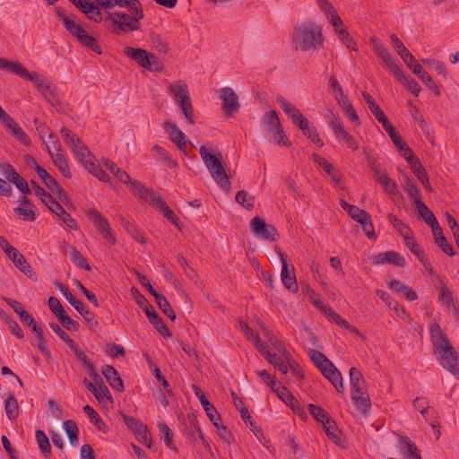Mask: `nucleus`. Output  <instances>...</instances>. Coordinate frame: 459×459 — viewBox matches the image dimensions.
<instances>
[{"label": "nucleus", "mask_w": 459, "mask_h": 459, "mask_svg": "<svg viewBox=\"0 0 459 459\" xmlns=\"http://www.w3.org/2000/svg\"><path fill=\"white\" fill-rule=\"evenodd\" d=\"M290 40L295 50L314 54L324 46L322 28L311 21L298 23L293 27Z\"/></svg>", "instance_id": "1"}, {"label": "nucleus", "mask_w": 459, "mask_h": 459, "mask_svg": "<svg viewBox=\"0 0 459 459\" xmlns=\"http://www.w3.org/2000/svg\"><path fill=\"white\" fill-rule=\"evenodd\" d=\"M429 335L434 351L438 354L440 364L459 379L458 353L437 323L430 325Z\"/></svg>", "instance_id": "2"}, {"label": "nucleus", "mask_w": 459, "mask_h": 459, "mask_svg": "<svg viewBox=\"0 0 459 459\" xmlns=\"http://www.w3.org/2000/svg\"><path fill=\"white\" fill-rule=\"evenodd\" d=\"M199 152L205 167L217 185L221 189L229 191L230 182L223 167L221 153L220 152H216L215 154H212L205 145H202L200 147Z\"/></svg>", "instance_id": "3"}, {"label": "nucleus", "mask_w": 459, "mask_h": 459, "mask_svg": "<svg viewBox=\"0 0 459 459\" xmlns=\"http://www.w3.org/2000/svg\"><path fill=\"white\" fill-rule=\"evenodd\" d=\"M56 13L59 19L62 20L65 30L83 47L90 48L96 54H101V48L97 43L94 37L89 35L81 25L77 24L69 16H67L62 8L56 7Z\"/></svg>", "instance_id": "4"}, {"label": "nucleus", "mask_w": 459, "mask_h": 459, "mask_svg": "<svg viewBox=\"0 0 459 459\" xmlns=\"http://www.w3.org/2000/svg\"><path fill=\"white\" fill-rule=\"evenodd\" d=\"M350 383L351 386V400L357 408L366 414L371 406V403L366 389L365 379L361 372L355 367L350 369Z\"/></svg>", "instance_id": "5"}, {"label": "nucleus", "mask_w": 459, "mask_h": 459, "mask_svg": "<svg viewBox=\"0 0 459 459\" xmlns=\"http://www.w3.org/2000/svg\"><path fill=\"white\" fill-rule=\"evenodd\" d=\"M169 91L182 113L190 124H195L194 108L191 102L188 86L184 81H176L169 84Z\"/></svg>", "instance_id": "6"}, {"label": "nucleus", "mask_w": 459, "mask_h": 459, "mask_svg": "<svg viewBox=\"0 0 459 459\" xmlns=\"http://www.w3.org/2000/svg\"><path fill=\"white\" fill-rule=\"evenodd\" d=\"M123 52L127 57L135 61L141 67L146 70L160 72L163 69L160 60L155 55L149 53L143 48L126 47Z\"/></svg>", "instance_id": "7"}, {"label": "nucleus", "mask_w": 459, "mask_h": 459, "mask_svg": "<svg viewBox=\"0 0 459 459\" xmlns=\"http://www.w3.org/2000/svg\"><path fill=\"white\" fill-rule=\"evenodd\" d=\"M262 125L264 126L267 133L273 135L274 141L279 145H290V142L288 140V137L284 133V130L281 124V120L275 110H270L264 116Z\"/></svg>", "instance_id": "8"}, {"label": "nucleus", "mask_w": 459, "mask_h": 459, "mask_svg": "<svg viewBox=\"0 0 459 459\" xmlns=\"http://www.w3.org/2000/svg\"><path fill=\"white\" fill-rule=\"evenodd\" d=\"M361 96L365 102L367 103L370 112L375 116L377 120L382 124L384 129L388 134L393 143H399L398 140L401 135L396 132L395 128L389 122L388 118L384 114L380 107L375 102L374 99L370 96L369 93L366 91H362Z\"/></svg>", "instance_id": "9"}, {"label": "nucleus", "mask_w": 459, "mask_h": 459, "mask_svg": "<svg viewBox=\"0 0 459 459\" xmlns=\"http://www.w3.org/2000/svg\"><path fill=\"white\" fill-rule=\"evenodd\" d=\"M55 287L63 294L65 299L74 307V308L83 317L84 321L91 326H97L98 321L95 319L93 312L85 307L84 304L77 299L63 283L58 281L54 282Z\"/></svg>", "instance_id": "10"}, {"label": "nucleus", "mask_w": 459, "mask_h": 459, "mask_svg": "<svg viewBox=\"0 0 459 459\" xmlns=\"http://www.w3.org/2000/svg\"><path fill=\"white\" fill-rule=\"evenodd\" d=\"M0 69H4L9 72H12L20 77L29 80L34 82L38 91L46 82L42 75L38 73H30L25 67H23L21 64L17 62L8 61L5 58L0 57Z\"/></svg>", "instance_id": "11"}, {"label": "nucleus", "mask_w": 459, "mask_h": 459, "mask_svg": "<svg viewBox=\"0 0 459 459\" xmlns=\"http://www.w3.org/2000/svg\"><path fill=\"white\" fill-rule=\"evenodd\" d=\"M250 229L256 237L262 239L273 242L279 238L276 228L266 223L261 217L256 216L250 221Z\"/></svg>", "instance_id": "12"}, {"label": "nucleus", "mask_w": 459, "mask_h": 459, "mask_svg": "<svg viewBox=\"0 0 459 459\" xmlns=\"http://www.w3.org/2000/svg\"><path fill=\"white\" fill-rule=\"evenodd\" d=\"M0 121L4 129L11 134L16 140L25 146L30 144V137L25 134L22 128L10 117L0 106Z\"/></svg>", "instance_id": "13"}, {"label": "nucleus", "mask_w": 459, "mask_h": 459, "mask_svg": "<svg viewBox=\"0 0 459 459\" xmlns=\"http://www.w3.org/2000/svg\"><path fill=\"white\" fill-rule=\"evenodd\" d=\"M275 251L279 255L282 268L281 273V278L284 287L291 292H297L299 290L298 282L294 273V266L289 265L285 254L275 246Z\"/></svg>", "instance_id": "14"}, {"label": "nucleus", "mask_w": 459, "mask_h": 459, "mask_svg": "<svg viewBox=\"0 0 459 459\" xmlns=\"http://www.w3.org/2000/svg\"><path fill=\"white\" fill-rule=\"evenodd\" d=\"M86 215L102 233L104 239H106L109 245H115L116 238L113 236V231L108 220L102 217L100 212L95 208L89 210Z\"/></svg>", "instance_id": "15"}, {"label": "nucleus", "mask_w": 459, "mask_h": 459, "mask_svg": "<svg viewBox=\"0 0 459 459\" xmlns=\"http://www.w3.org/2000/svg\"><path fill=\"white\" fill-rule=\"evenodd\" d=\"M219 98L222 100L221 109L225 116L231 117L240 107L238 97L230 87H223L219 91Z\"/></svg>", "instance_id": "16"}, {"label": "nucleus", "mask_w": 459, "mask_h": 459, "mask_svg": "<svg viewBox=\"0 0 459 459\" xmlns=\"http://www.w3.org/2000/svg\"><path fill=\"white\" fill-rule=\"evenodd\" d=\"M328 125L333 131L337 141L342 144H346L351 140V135L345 130L343 121L338 114H334L332 110L328 111Z\"/></svg>", "instance_id": "17"}, {"label": "nucleus", "mask_w": 459, "mask_h": 459, "mask_svg": "<svg viewBox=\"0 0 459 459\" xmlns=\"http://www.w3.org/2000/svg\"><path fill=\"white\" fill-rule=\"evenodd\" d=\"M130 190L134 194V195L142 199L143 201L149 202L152 204L156 203L160 195L159 193L155 192L152 188H148L143 186L141 182L134 180L132 182L130 186Z\"/></svg>", "instance_id": "18"}, {"label": "nucleus", "mask_w": 459, "mask_h": 459, "mask_svg": "<svg viewBox=\"0 0 459 459\" xmlns=\"http://www.w3.org/2000/svg\"><path fill=\"white\" fill-rule=\"evenodd\" d=\"M130 190L134 194V195L142 199L143 201L149 202L152 204L156 203L160 195L159 193L155 192L152 188H148L143 186L141 182L134 180L132 182L130 186Z\"/></svg>", "instance_id": "19"}, {"label": "nucleus", "mask_w": 459, "mask_h": 459, "mask_svg": "<svg viewBox=\"0 0 459 459\" xmlns=\"http://www.w3.org/2000/svg\"><path fill=\"white\" fill-rule=\"evenodd\" d=\"M7 256L10 258V260L13 263L15 267L19 269L22 273H23L26 276H28L30 279L33 281H37V276L35 273L33 272L31 266L27 262L24 255L19 252L18 249L13 250Z\"/></svg>", "instance_id": "20"}, {"label": "nucleus", "mask_w": 459, "mask_h": 459, "mask_svg": "<svg viewBox=\"0 0 459 459\" xmlns=\"http://www.w3.org/2000/svg\"><path fill=\"white\" fill-rule=\"evenodd\" d=\"M274 393L278 395V397L283 401L288 406H290L293 411L300 414L301 417H307L304 410L299 406V403L296 400V398L292 395V394L285 387L281 385H278Z\"/></svg>", "instance_id": "21"}, {"label": "nucleus", "mask_w": 459, "mask_h": 459, "mask_svg": "<svg viewBox=\"0 0 459 459\" xmlns=\"http://www.w3.org/2000/svg\"><path fill=\"white\" fill-rule=\"evenodd\" d=\"M164 128L168 132L169 139L180 151L185 152L186 144V134L177 126L176 124L169 121H166L164 123Z\"/></svg>", "instance_id": "22"}, {"label": "nucleus", "mask_w": 459, "mask_h": 459, "mask_svg": "<svg viewBox=\"0 0 459 459\" xmlns=\"http://www.w3.org/2000/svg\"><path fill=\"white\" fill-rule=\"evenodd\" d=\"M391 42L397 54L402 57L405 65L411 68L417 63L414 56L406 48L403 43L399 39L395 34L390 36Z\"/></svg>", "instance_id": "23"}, {"label": "nucleus", "mask_w": 459, "mask_h": 459, "mask_svg": "<svg viewBox=\"0 0 459 459\" xmlns=\"http://www.w3.org/2000/svg\"><path fill=\"white\" fill-rule=\"evenodd\" d=\"M48 208L71 230H76L78 229L76 221L72 216L63 208L58 201L56 199L48 206Z\"/></svg>", "instance_id": "24"}, {"label": "nucleus", "mask_w": 459, "mask_h": 459, "mask_svg": "<svg viewBox=\"0 0 459 459\" xmlns=\"http://www.w3.org/2000/svg\"><path fill=\"white\" fill-rule=\"evenodd\" d=\"M102 374L113 389L118 392L125 390L123 380L113 366L105 365L102 368Z\"/></svg>", "instance_id": "25"}, {"label": "nucleus", "mask_w": 459, "mask_h": 459, "mask_svg": "<svg viewBox=\"0 0 459 459\" xmlns=\"http://www.w3.org/2000/svg\"><path fill=\"white\" fill-rule=\"evenodd\" d=\"M413 74H415L424 84L431 91H434L436 96L440 95V90L434 82L433 78L426 72V70L420 64L416 63L410 68Z\"/></svg>", "instance_id": "26"}, {"label": "nucleus", "mask_w": 459, "mask_h": 459, "mask_svg": "<svg viewBox=\"0 0 459 459\" xmlns=\"http://www.w3.org/2000/svg\"><path fill=\"white\" fill-rule=\"evenodd\" d=\"M54 148L56 150L57 153L56 154V158L54 159L53 162L55 166L58 169V170L61 172V174L66 178H71L72 173L70 170V168L68 166V161L65 159V155L60 153L62 148L61 144L58 143L57 140L52 142Z\"/></svg>", "instance_id": "27"}, {"label": "nucleus", "mask_w": 459, "mask_h": 459, "mask_svg": "<svg viewBox=\"0 0 459 459\" xmlns=\"http://www.w3.org/2000/svg\"><path fill=\"white\" fill-rule=\"evenodd\" d=\"M39 91L52 106L58 105L60 103L59 92L57 88L53 83L45 82L44 84L39 88Z\"/></svg>", "instance_id": "28"}, {"label": "nucleus", "mask_w": 459, "mask_h": 459, "mask_svg": "<svg viewBox=\"0 0 459 459\" xmlns=\"http://www.w3.org/2000/svg\"><path fill=\"white\" fill-rule=\"evenodd\" d=\"M265 359L280 372L282 374H287L289 370L288 363L290 359L285 353L278 356L276 353L267 352L265 354Z\"/></svg>", "instance_id": "29"}, {"label": "nucleus", "mask_w": 459, "mask_h": 459, "mask_svg": "<svg viewBox=\"0 0 459 459\" xmlns=\"http://www.w3.org/2000/svg\"><path fill=\"white\" fill-rule=\"evenodd\" d=\"M152 152H155L156 155L154 159L157 162L163 164L169 169H173L178 167V162L172 159V157L169 154V152L161 146L155 144L152 149Z\"/></svg>", "instance_id": "30"}, {"label": "nucleus", "mask_w": 459, "mask_h": 459, "mask_svg": "<svg viewBox=\"0 0 459 459\" xmlns=\"http://www.w3.org/2000/svg\"><path fill=\"white\" fill-rule=\"evenodd\" d=\"M389 222L393 227L399 232V234L404 238V240L413 239V233L411 230L396 216L389 213L387 215Z\"/></svg>", "instance_id": "31"}, {"label": "nucleus", "mask_w": 459, "mask_h": 459, "mask_svg": "<svg viewBox=\"0 0 459 459\" xmlns=\"http://www.w3.org/2000/svg\"><path fill=\"white\" fill-rule=\"evenodd\" d=\"M131 292L137 305L141 307L148 319L150 318L151 314L157 313L148 299L140 292L136 287H133L131 289Z\"/></svg>", "instance_id": "32"}, {"label": "nucleus", "mask_w": 459, "mask_h": 459, "mask_svg": "<svg viewBox=\"0 0 459 459\" xmlns=\"http://www.w3.org/2000/svg\"><path fill=\"white\" fill-rule=\"evenodd\" d=\"M399 449L405 457L416 458L420 455L416 445L408 437H400L399 438Z\"/></svg>", "instance_id": "33"}, {"label": "nucleus", "mask_w": 459, "mask_h": 459, "mask_svg": "<svg viewBox=\"0 0 459 459\" xmlns=\"http://www.w3.org/2000/svg\"><path fill=\"white\" fill-rule=\"evenodd\" d=\"M195 394L199 399L201 404L203 405L204 410L206 412L207 417L209 420H213L214 415L218 413L216 408L213 406L212 403H211L208 399L205 397L204 392L197 387L196 385H193Z\"/></svg>", "instance_id": "34"}, {"label": "nucleus", "mask_w": 459, "mask_h": 459, "mask_svg": "<svg viewBox=\"0 0 459 459\" xmlns=\"http://www.w3.org/2000/svg\"><path fill=\"white\" fill-rule=\"evenodd\" d=\"M79 10L84 13L90 20L95 22H100L102 21V13L100 8L93 3L86 1Z\"/></svg>", "instance_id": "35"}, {"label": "nucleus", "mask_w": 459, "mask_h": 459, "mask_svg": "<svg viewBox=\"0 0 459 459\" xmlns=\"http://www.w3.org/2000/svg\"><path fill=\"white\" fill-rule=\"evenodd\" d=\"M63 427L68 437L70 446H77L79 443V430L76 423L72 420H66L63 422Z\"/></svg>", "instance_id": "36"}, {"label": "nucleus", "mask_w": 459, "mask_h": 459, "mask_svg": "<svg viewBox=\"0 0 459 459\" xmlns=\"http://www.w3.org/2000/svg\"><path fill=\"white\" fill-rule=\"evenodd\" d=\"M35 437L42 455L45 458H49L51 456V445L48 436L43 430L38 429L36 430Z\"/></svg>", "instance_id": "37"}, {"label": "nucleus", "mask_w": 459, "mask_h": 459, "mask_svg": "<svg viewBox=\"0 0 459 459\" xmlns=\"http://www.w3.org/2000/svg\"><path fill=\"white\" fill-rule=\"evenodd\" d=\"M143 18L131 17L127 22H114V32L120 34L122 32L138 30L140 29L139 21Z\"/></svg>", "instance_id": "38"}, {"label": "nucleus", "mask_w": 459, "mask_h": 459, "mask_svg": "<svg viewBox=\"0 0 459 459\" xmlns=\"http://www.w3.org/2000/svg\"><path fill=\"white\" fill-rule=\"evenodd\" d=\"M32 332L36 334L37 346L45 359L48 360L51 358V352L47 347V339L44 336L43 329L39 326H34Z\"/></svg>", "instance_id": "39"}, {"label": "nucleus", "mask_w": 459, "mask_h": 459, "mask_svg": "<svg viewBox=\"0 0 459 459\" xmlns=\"http://www.w3.org/2000/svg\"><path fill=\"white\" fill-rule=\"evenodd\" d=\"M307 409L310 415L322 425L329 423V420H332L328 412L318 405L309 403Z\"/></svg>", "instance_id": "40"}, {"label": "nucleus", "mask_w": 459, "mask_h": 459, "mask_svg": "<svg viewBox=\"0 0 459 459\" xmlns=\"http://www.w3.org/2000/svg\"><path fill=\"white\" fill-rule=\"evenodd\" d=\"M376 180L386 194L390 195H397V184L386 173H382V176L377 177Z\"/></svg>", "instance_id": "41"}, {"label": "nucleus", "mask_w": 459, "mask_h": 459, "mask_svg": "<svg viewBox=\"0 0 459 459\" xmlns=\"http://www.w3.org/2000/svg\"><path fill=\"white\" fill-rule=\"evenodd\" d=\"M236 202L243 208L251 211L255 206V196L245 190H240L235 197Z\"/></svg>", "instance_id": "42"}, {"label": "nucleus", "mask_w": 459, "mask_h": 459, "mask_svg": "<svg viewBox=\"0 0 459 459\" xmlns=\"http://www.w3.org/2000/svg\"><path fill=\"white\" fill-rule=\"evenodd\" d=\"M307 353L310 359L318 369L325 367L326 365L333 367L332 361L322 352L309 349Z\"/></svg>", "instance_id": "43"}, {"label": "nucleus", "mask_w": 459, "mask_h": 459, "mask_svg": "<svg viewBox=\"0 0 459 459\" xmlns=\"http://www.w3.org/2000/svg\"><path fill=\"white\" fill-rule=\"evenodd\" d=\"M149 321L164 338L171 337V332L158 313L151 314Z\"/></svg>", "instance_id": "44"}, {"label": "nucleus", "mask_w": 459, "mask_h": 459, "mask_svg": "<svg viewBox=\"0 0 459 459\" xmlns=\"http://www.w3.org/2000/svg\"><path fill=\"white\" fill-rule=\"evenodd\" d=\"M4 409L7 418L10 420L16 419L19 415V405L16 398L10 394L4 402Z\"/></svg>", "instance_id": "45"}, {"label": "nucleus", "mask_w": 459, "mask_h": 459, "mask_svg": "<svg viewBox=\"0 0 459 459\" xmlns=\"http://www.w3.org/2000/svg\"><path fill=\"white\" fill-rule=\"evenodd\" d=\"M324 430L328 437L335 445H341V431L338 429L335 421L332 419L329 423L323 425Z\"/></svg>", "instance_id": "46"}, {"label": "nucleus", "mask_w": 459, "mask_h": 459, "mask_svg": "<svg viewBox=\"0 0 459 459\" xmlns=\"http://www.w3.org/2000/svg\"><path fill=\"white\" fill-rule=\"evenodd\" d=\"M415 208L420 218H422L428 225L433 224V221L437 220L432 211L422 201H418Z\"/></svg>", "instance_id": "47"}, {"label": "nucleus", "mask_w": 459, "mask_h": 459, "mask_svg": "<svg viewBox=\"0 0 459 459\" xmlns=\"http://www.w3.org/2000/svg\"><path fill=\"white\" fill-rule=\"evenodd\" d=\"M122 417L126 427L134 432L135 436L140 435L141 431L145 429L146 425H144L140 420L125 414Z\"/></svg>", "instance_id": "48"}, {"label": "nucleus", "mask_w": 459, "mask_h": 459, "mask_svg": "<svg viewBox=\"0 0 459 459\" xmlns=\"http://www.w3.org/2000/svg\"><path fill=\"white\" fill-rule=\"evenodd\" d=\"M77 160L83 165L85 168V163L92 162V160H85L86 157L94 158L92 152L89 150V148L81 142V144H78L76 148L73 150Z\"/></svg>", "instance_id": "49"}, {"label": "nucleus", "mask_w": 459, "mask_h": 459, "mask_svg": "<svg viewBox=\"0 0 459 459\" xmlns=\"http://www.w3.org/2000/svg\"><path fill=\"white\" fill-rule=\"evenodd\" d=\"M159 430L164 439L166 446L174 451H178L177 446L173 443V433L165 422H160L158 425Z\"/></svg>", "instance_id": "50"}, {"label": "nucleus", "mask_w": 459, "mask_h": 459, "mask_svg": "<svg viewBox=\"0 0 459 459\" xmlns=\"http://www.w3.org/2000/svg\"><path fill=\"white\" fill-rule=\"evenodd\" d=\"M83 411L87 414L91 422L93 423L98 429L105 431L106 424L91 406L85 405L83 407Z\"/></svg>", "instance_id": "51"}, {"label": "nucleus", "mask_w": 459, "mask_h": 459, "mask_svg": "<svg viewBox=\"0 0 459 459\" xmlns=\"http://www.w3.org/2000/svg\"><path fill=\"white\" fill-rule=\"evenodd\" d=\"M30 184L35 191V194L41 202L48 207L54 200L55 198L43 187H41L35 180H30Z\"/></svg>", "instance_id": "52"}, {"label": "nucleus", "mask_w": 459, "mask_h": 459, "mask_svg": "<svg viewBox=\"0 0 459 459\" xmlns=\"http://www.w3.org/2000/svg\"><path fill=\"white\" fill-rule=\"evenodd\" d=\"M85 169L102 182H108L109 176L94 161L85 163Z\"/></svg>", "instance_id": "53"}, {"label": "nucleus", "mask_w": 459, "mask_h": 459, "mask_svg": "<svg viewBox=\"0 0 459 459\" xmlns=\"http://www.w3.org/2000/svg\"><path fill=\"white\" fill-rule=\"evenodd\" d=\"M323 314L327 317L329 321L335 323L337 325L342 328L350 327L349 322L343 319L332 307H328L327 308H324Z\"/></svg>", "instance_id": "54"}, {"label": "nucleus", "mask_w": 459, "mask_h": 459, "mask_svg": "<svg viewBox=\"0 0 459 459\" xmlns=\"http://www.w3.org/2000/svg\"><path fill=\"white\" fill-rule=\"evenodd\" d=\"M156 303L159 308L163 312V314L166 315L171 321L176 320V313L171 307L166 297H164L163 295L161 297H158Z\"/></svg>", "instance_id": "55"}, {"label": "nucleus", "mask_w": 459, "mask_h": 459, "mask_svg": "<svg viewBox=\"0 0 459 459\" xmlns=\"http://www.w3.org/2000/svg\"><path fill=\"white\" fill-rule=\"evenodd\" d=\"M145 359H146V361L148 363V366L150 368V369L152 371L153 375L155 376V377L157 378V380L160 383V385L164 387V388H167L169 386V382L166 380V378L161 375V372L160 370V368H158V366L152 361V358L150 357V355L146 354L144 355Z\"/></svg>", "instance_id": "56"}, {"label": "nucleus", "mask_w": 459, "mask_h": 459, "mask_svg": "<svg viewBox=\"0 0 459 459\" xmlns=\"http://www.w3.org/2000/svg\"><path fill=\"white\" fill-rule=\"evenodd\" d=\"M326 378L335 387L336 391L339 394L343 393L344 387H343V384H342V377L337 368L332 369L330 376H326Z\"/></svg>", "instance_id": "57"}, {"label": "nucleus", "mask_w": 459, "mask_h": 459, "mask_svg": "<svg viewBox=\"0 0 459 459\" xmlns=\"http://www.w3.org/2000/svg\"><path fill=\"white\" fill-rule=\"evenodd\" d=\"M0 174L11 183H13L21 176L9 163L0 164Z\"/></svg>", "instance_id": "58"}, {"label": "nucleus", "mask_w": 459, "mask_h": 459, "mask_svg": "<svg viewBox=\"0 0 459 459\" xmlns=\"http://www.w3.org/2000/svg\"><path fill=\"white\" fill-rule=\"evenodd\" d=\"M60 133L65 143L72 148V150L76 148L78 144H81L82 140L75 134L72 133L68 128L62 127Z\"/></svg>", "instance_id": "59"}, {"label": "nucleus", "mask_w": 459, "mask_h": 459, "mask_svg": "<svg viewBox=\"0 0 459 459\" xmlns=\"http://www.w3.org/2000/svg\"><path fill=\"white\" fill-rule=\"evenodd\" d=\"M385 264H391L397 267H404L406 262L404 258L395 251H387L385 252Z\"/></svg>", "instance_id": "60"}, {"label": "nucleus", "mask_w": 459, "mask_h": 459, "mask_svg": "<svg viewBox=\"0 0 459 459\" xmlns=\"http://www.w3.org/2000/svg\"><path fill=\"white\" fill-rule=\"evenodd\" d=\"M277 102L284 111V113L290 118L292 116L299 112V110L288 100L283 97H278Z\"/></svg>", "instance_id": "61"}, {"label": "nucleus", "mask_w": 459, "mask_h": 459, "mask_svg": "<svg viewBox=\"0 0 459 459\" xmlns=\"http://www.w3.org/2000/svg\"><path fill=\"white\" fill-rule=\"evenodd\" d=\"M70 260L79 268L91 271V267L87 263L82 255L76 249L73 254H69Z\"/></svg>", "instance_id": "62"}, {"label": "nucleus", "mask_w": 459, "mask_h": 459, "mask_svg": "<svg viewBox=\"0 0 459 459\" xmlns=\"http://www.w3.org/2000/svg\"><path fill=\"white\" fill-rule=\"evenodd\" d=\"M337 34H338V37H339L340 40L349 49H351L352 51H356L357 50L356 43L353 40V39L350 37V34H349V32L347 31L346 29H340L339 30H337Z\"/></svg>", "instance_id": "63"}, {"label": "nucleus", "mask_w": 459, "mask_h": 459, "mask_svg": "<svg viewBox=\"0 0 459 459\" xmlns=\"http://www.w3.org/2000/svg\"><path fill=\"white\" fill-rule=\"evenodd\" d=\"M153 205L159 209V211L168 221L173 219L176 216L175 212L169 207L161 196L156 200V203Z\"/></svg>", "instance_id": "64"}]
</instances>
